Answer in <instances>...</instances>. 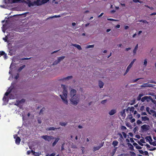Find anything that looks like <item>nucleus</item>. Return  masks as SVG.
<instances>
[{
	"instance_id": "52",
	"label": "nucleus",
	"mask_w": 156,
	"mask_h": 156,
	"mask_svg": "<svg viewBox=\"0 0 156 156\" xmlns=\"http://www.w3.org/2000/svg\"><path fill=\"white\" fill-rule=\"evenodd\" d=\"M128 118L129 119H131L133 118V116L132 114H130L128 115Z\"/></svg>"
},
{
	"instance_id": "57",
	"label": "nucleus",
	"mask_w": 156,
	"mask_h": 156,
	"mask_svg": "<svg viewBox=\"0 0 156 156\" xmlns=\"http://www.w3.org/2000/svg\"><path fill=\"white\" fill-rule=\"evenodd\" d=\"M121 129L122 130H125V129H126V127L125 126H121Z\"/></svg>"
},
{
	"instance_id": "40",
	"label": "nucleus",
	"mask_w": 156,
	"mask_h": 156,
	"mask_svg": "<svg viewBox=\"0 0 156 156\" xmlns=\"http://www.w3.org/2000/svg\"><path fill=\"white\" fill-rule=\"evenodd\" d=\"M55 153H52L50 154V155H49V154H48L46 155V156H55Z\"/></svg>"
},
{
	"instance_id": "63",
	"label": "nucleus",
	"mask_w": 156,
	"mask_h": 156,
	"mask_svg": "<svg viewBox=\"0 0 156 156\" xmlns=\"http://www.w3.org/2000/svg\"><path fill=\"white\" fill-rule=\"evenodd\" d=\"M140 142L142 143H145V142L144 140L143 139H141L140 140Z\"/></svg>"
},
{
	"instance_id": "29",
	"label": "nucleus",
	"mask_w": 156,
	"mask_h": 156,
	"mask_svg": "<svg viewBox=\"0 0 156 156\" xmlns=\"http://www.w3.org/2000/svg\"><path fill=\"white\" fill-rule=\"evenodd\" d=\"M147 98V97H146V96L144 97H143V98H142L141 99V101L143 102H144V101H146V99Z\"/></svg>"
},
{
	"instance_id": "4",
	"label": "nucleus",
	"mask_w": 156,
	"mask_h": 156,
	"mask_svg": "<svg viewBox=\"0 0 156 156\" xmlns=\"http://www.w3.org/2000/svg\"><path fill=\"white\" fill-rule=\"evenodd\" d=\"M141 129L144 131H147L150 128V126L148 125L144 124L141 126Z\"/></svg>"
},
{
	"instance_id": "53",
	"label": "nucleus",
	"mask_w": 156,
	"mask_h": 156,
	"mask_svg": "<svg viewBox=\"0 0 156 156\" xmlns=\"http://www.w3.org/2000/svg\"><path fill=\"white\" fill-rule=\"evenodd\" d=\"M106 101H107V100H105L102 101H101V103L102 104H105V103H106Z\"/></svg>"
},
{
	"instance_id": "38",
	"label": "nucleus",
	"mask_w": 156,
	"mask_h": 156,
	"mask_svg": "<svg viewBox=\"0 0 156 156\" xmlns=\"http://www.w3.org/2000/svg\"><path fill=\"white\" fill-rule=\"evenodd\" d=\"M38 122L39 124H40L41 123V119L40 118H38L37 119Z\"/></svg>"
},
{
	"instance_id": "20",
	"label": "nucleus",
	"mask_w": 156,
	"mask_h": 156,
	"mask_svg": "<svg viewBox=\"0 0 156 156\" xmlns=\"http://www.w3.org/2000/svg\"><path fill=\"white\" fill-rule=\"evenodd\" d=\"M138 45L137 44L135 46L134 49L133 50V53L135 55L136 53V51L138 48Z\"/></svg>"
},
{
	"instance_id": "14",
	"label": "nucleus",
	"mask_w": 156,
	"mask_h": 156,
	"mask_svg": "<svg viewBox=\"0 0 156 156\" xmlns=\"http://www.w3.org/2000/svg\"><path fill=\"white\" fill-rule=\"evenodd\" d=\"M59 140V138H57L55 139V140L54 142L53 143L52 146L53 147H54L56 144L58 142V140Z\"/></svg>"
},
{
	"instance_id": "16",
	"label": "nucleus",
	"mask_w": 156,
	"mask_h": 156,
	"mask_svg": "<svg viewBox=\"0 0 156 156\" xmlns=\"http://www.w3.org/2000/svg\"><path fill=\"white\" fill-rule=\"evenodd\" d=\"M128 146L129 147L130 150L131 151L134 150L133 147L131 144L128 143Z\"/></svg>"
},
{
	"instance_id": "23",
	"label": "nucleus",
	"mask_w": 156,
	"mask_h": 156,
	"mask_svg": "<svg viewBox=\"0 0 156 156\" xmlns=\"http://www.w3.org/2000/svg\"><path fill=\"white\" fill-rule=\"evenodd\" d=\"M118 143H119L116 140H115V141H114L112 142V144L114 147H115L118 145Z\"/></svg>"
},
{
	"instance_id": "36",
	"label": "nucleus",
	"mask_w": 156,
	"mask_h": 156,
	"mask_svg": "<svg viewBox=\"0 0 156 156\" xmlns=\"http://www.w3.org/2000/svg\"><path fill=\"white\" fill-rule=\"evenodd\" d=\"M59 62H60L58 60H56L54 62L53 65H56Z\"/></svg>"
},
{
	"instance_id": "28",
	"label": "nucleus",
	"mask_w": 156,
	"mask_h": 156,
	"mask_svg": "<svg viewBox=\"0 0 156 156\" xmlns=\"http://www.w3.org/2000/svg\"><path fill=\"white\" fill-rule=\"evenodd\" d=\"M25 65H23L22 66L20 67L18 69V71H21L25 67Z\"/></svg>"
},
{
	"instance_id": "13",
	"label": "nucleus",
	"mask_w": 156,
	"mask_h": 156,
	"mask_svg": "<svg viewBox=\"0 0 156 156\" xmlns=\"http://www.w3.org/2000/svg\"><path fill=\"white\" fill-rule=\"evenodd\" d=\"M145 138L146 139V141H149V142H151L153 140L151 136H147Z\"/></svg>"
},
{
	"instance_id": "60",
	"label": "nucleus",
	"mask_w": 156,
	"mask_h": 156,
	"mask_svg": "<svg viewBox=\"0 0 156 156\" xmlns=\"http://www.w3.org/2000/svg\"><path fill=\"white\" fill-rule=\"evenodd\" d=\"M126 126L128 127H129L130 126L129 123V122H127L126 123Z\"/></svg>"
},
{
	"instance_id": "54",
	"label": "nucleus",
	"mask_w": 156,
	"mask_h": 156,
	"mask_svg": "<svg viewBox=\"0 0 156 156\" xmlns=\"http://www.w3.org/2000/svg\"><path fill=\"white\" fill-rule=\"evenodd\" d=\"M25 101V100L24 99H22L20 101H19L20 103H24Z\"/></svg>"
},
{
	"instance_id": "5",
	"label": "nucleus",
	"mask_w": 156,
	"mask_h": 156,
	"mask_svg": "<svg viewBox=\"0 0 156 156\" xmlns=\"http://www.w3.org/2000/svg\"><path fill=\"white\" fill-rule=\"evenodd\" d=\"M26 3L28 4V6L29 7L32 6H34L33 2H32L30 0H27Z\"/></svg>"
},
{
	"instance_id": "42",
	"label": "nucleus",
	"mask_w": 156,
	"mask_h": 156,
	"mask_svg": "<svg viewBox=\"0 0 156 156\" xmlns=\"http://www.w3.org/2000/svg\"><path fill=\"white\" fill-rule=\"evenodd\" d=\"M94 45H89L87 46V48H93L94 47Z\"/></svg>"
},
{
	"instance_id": "44",
	"label": "nucleus",
	"mask_w": 156,
	"mask_h": 156,
	"mask_svg": "<svg viewBox=\"0 0 156 156\" xmlns=\"http://www.w3.org/2000/svg\"><path fill=\"white\" fill-rule=\"evenodd\" d=\"M122 134L124 137L125 138H126V133L125 132H122Z\"/></svg>"
},
{
	"instance_id": "43",
	"label": "nucleus",
	"mask_w": 156,
	"mask_h": 156,
	"mask_svg": "<svg viewBox=\"0 0 156 156\" xmlns=\"http://www.w3.org/2000/svg\"><path fill=\"white\" fill-rule=\"evenodd\" d=\"M134 108L133 107H131L129 109V111L130 112H133L134 111Z\"/></svg>"
},
{
	"instance_id": "15",
	"label": "nucleus",
	"mask_w": 156,
	"mask_h": 156,
	"mask_svg": "<svg viewBox=\"0 0 156 156\" xmlns=\"http://www.w3.org/2000/svg\"><path fill=\"white\" fill-rule=\"evenodd\" d=\"M116 112V111L115 110L112 109L111 110L110 112H109V114L110 115H112L114 114Z\"/></svg>"
},
{
	"instance_id": "47",
	"label": "nucleus",
	"mask_w": 156,
	"mask_h": 156,
	"mask_svg": "<svg viewBox=\"0 0 156 156\" xmlns=\"http://www.w3.org/2000/svg\"><path fill=\"white\" fill-rule=\"evenodd\" d=\"M133 2H139L141 3L142 2L140 1L139 0H133Z\"/></svg>"
},
{
	"instance_id": "32",
	"label": "nucleus",
	"mask_w": 156,
	"mask_h": 156,
	"mask_svg": "<svg viewBox=\"0 0 156 156\" xmlns=\"http://www.w3.org/2000/svg\"><path fill=\"white\" fill-rule=\"evenodd\" d=\"M49 1V0H42V1H41L42 5L46 3L47 2Z\"/></svg>"
},
{
	"instance_id": "55",
	"label": "nucleus",
	"mask_w": 156,
	"mask_h": 156,
	"mask_svg": "<svg viewBox=\"0 0 156 156\" xmlns=\"http://www.w3.org/2000/svg\"><path fill=\"white\" fill-rule=\"evenodd\" d=\"M147 147V148L148 149H149V148H150L151 147V146L148 144H147L146 145H145Z\"/></svg>"
},
{
	"instance_id": "2",
	"label": "nucleus",
	"mask_w": 156,
	"mask_h": 156,
	"mask_svg": "<svg viewBox=\"0 0 156 156\" xmlns=\"http://www.w3.org/2000/svg\"><path fill=\"white\" fill-rule=\"evenodd\" d=\"M61 87L63 89L62 95H60L61 99L62 100L64 103L67 105L68 103V101L67 100V91L66 90V87L64 85L62 84Z\"/></svg>"
},
{
	"instance_id": "51",
	"label": "nucleus",
	"mask_w": 156,
	"mask_h": 156,
	"mask_svg": "<svg viewBox=\"0 0 156 156\" xmlns=\"http://www.w3.org/2000/svg\"><path fill=\"white\" fill-rule=\"evenodd\" d=\"M7 100V98L5 96H4L3 98V100L4 101H5Z\"/></svg>"
},
{
	"instance_id": "59",
	"label": "nucleus",
	"mask_w": 156,
	"mask_h": 156,
	"mask_svg": "<svg viewBox=\"0 0 156 156\" xmlns=\"http://www.w3.org/2000/svg\"><path fill=\"white\" fill-rule=\"evenodd\" d=\"M136 59H134L130 63H131L132 65H133L134 62L136 61Z\"/></svg>"
},
{
	"instance_id": "11",
	"label": "nucleus",
	"mask_w": 156,
	"mask_h": 156,
	"mask_svg": "<svg viewBox=\"0 0 156 156\" xmlns=\"http://www.w3.org/2000/svg\"><path fill=\"white\" fill-rule=\"evenodd\" d=\"M103 146V144H101L100 146L96 147H94L93 148L94 151H95L99 150Z\"/></svg>"
},
{
	"instance_id": "48",
	"label": "nucleus",
	"mask_w": 156,
	"mask_h": 156,
	"mask_svg": "<svg viewBox=\"0 0 156 156\" xmlns=\"http://www.w3.org/2000/svg\"><path fill=\"white\" fill-rule=\"evenodd\" d=\"M136 148L137 149H141L142 148V147L139 145H137V146H136Z\"/></svg>"
},
{
	"instance_id": "9",
	"label": "nucleus",
	"mask_w": 156,
	"mask_h": 156,
	"mask_svg": "<svg viewBox=\"0 0 156 156\" xmlns=\"http://www.w3.org/2000/svg\"><path fill=\"white\" fill-rule=\"evenodd\" d=\"M21 141V139L19 137H17L15 140V143L16 144L19 145Z\"/></svg>"
},
{
	"instance_id": "33",
	"label": "nucleus",
	"mask_w": 156,
	"mask_h": 156,
	"mask_svg": "<svg viewBox=\"0 0 156 156\" xmlns=\"http://www.w3.org/2000/svg\"><path fill=\"white\" fill-rule=\"evenodd\" d=\"M59 124L61 126H65L66 125L67 123L64 122H60Z\"/></svg>"
},
{
	"instance_id": "7",
	"label": "nucleus",
	"mask_w": 156,
	"mask_h": 156,
	"mask_svg": "<svg viewBox=\"0 0 156 156\" xmlns=\"http://www.w3.org/2000/svg\"><path fill=\"white\" fill-rule=\"evenodd\" d=\"M34 6L36 5L37 6L40 5H42L41 2H38L37 1H34L33 2Z\"/></svg>"
},
{
	"instance_id": "41",
	"label": "nucleus",
	"mask_w": 156,
	"mask_h": 156,
	"mask_svg": "<svg viewBox=\"0 0 156 156\" xmlns=\"http://www.w3.org/2000/svg\"><path fill=\"white\" fill-rule=\"evenodd\" d=\"M45 109V108H43L41 109L40 111V114H42V112L44 111V110Z\"/></svg>"
},
{
	"instance_id": "21",
	"label": "nucleus",
	"mask_w": 156,
	"mask_h": 156,
	"mask_svg": "<svg viewBox=\"0 0 156 156\" xmlns=\"http://www.w3.org/2000/svg\"><path fill=\"white\" fill-rule=\"evenodd\" d=\"M59 129V128H56L54 127H50L49 128H48L47 129V130H55L56 129Z\"/></svg>"
},
{
	"instance_id": "34",
	"label": "nucleus",
	"mask_w": 156,
	"mask_h": 156,
	"mask_svg": "<svg viewBox=\"0 0 156 156\" xmlns=\"http://www.w3.org/2000/svg\"><path fill=\"white\" fill-rule=\"evenodd\" d=\"M136 123H137V124L139 125L140 124H141L142 123V122L140 120H138L136 121Z\"/></svg>"
},
{
	"instance_id": "30",
	"label": "nucleus",
	"mask_w": 156,
	"mask_h": 156,
	"mask_svg": "<svg viewBox=\"0 0 156 156\" xmlns=\"http://www.w3.org/2000/svg\"><path fill=\"white\" fill-rule=\"evenodd\" d=\"M22 0H13L12 3H18L22 2Z\"/></svg>"
},
{
	"instance_id": "50",
	"label": "nucleus",
	"mask_w": 156,
	"mask_h": 156,
	"mask_svg": "<svg viewBox=\"0 0 156 156\" xmlns=\"http://www.w3.org/2000/svg\"><path fill=\"white\" fill-rule=\"evenodd\" d=\"M142 79V78H137V79H136V80H133V83H135V82H136L138 80H140V79Z\"/></svg>"
},
{
	"instance_id": "58",
	"label": "nucleus",
	"mask_w": 156,
	"mask_h": 156,
	"mask_svg": "<svg viewBox=\"0 0 156 156\" xmlns=\"http://www.w3.org/2000/svg\"><path fill=\"white\" fill-rule=\"evenodd\" d=\"M144 152L145 155H148V153L147 151H145Z\"/></svg>"
},
{
	"instance_id": "8",
	"label": "nucleus",
	"mask_w": 156,
	"mask_h": 156,
	"mask_svg": "<svg viewBox=\"0 0 156 156\" xmlns=\"http://www.w3.org/2000/svg\"><path fill=\"white\" fill-rule=\"evenodd\" d=\"M133 65L131 64V63H130V64L127 67L126 72L124 74V75H125L129 71L130 69L131 68V67H132Z\"/></svg>"
},
{
	"instance_id": "19",
	"label": "nucleus",
	"mask_w": 156,
	"mask_h": 156,
	"mask_svg": "<svg viewBox=\"0 0 156 156\" xmlns=\"http://www.w3.org/2000/svg\"><path fill=\"white\" fill-rule=\"evenodd\" d=\"M99 86L100 88H102L104 86L103 83L102 81L99 80Z\"/></svg>"
},
{
	"instance_id": "25",
	"label": "nucleus",
	"mask_w": 156,
	"mask_h": 156,
	"mask_svg": "<svg viewBox=\"0 0 156 156\" xmlns=\"http://www.w3.org/2000/svg\"><path fill=\"white\" fill-rule=\"evenodd\" d=\"M11 91V90L9 89H8L6 92L5 93V95L6 96H7L10 93Z\"/></svg>"
},
{
	"instance_id": "45",
	"label": "nucleus",
	"mask_w": 156,
	"mask_h": 156,
	"mask_svg": "<svg viewBox=\"0 0 156 156\" xmlns=\"http://www.w3.org/2000/svg\"><path fill=\"white\" fill-rule=\"evenodd\" d=\"M156 149V148L155 147H153V148H151L149 149H148V150L150 151H153Z\"/></svg>"
},
{
	"instance_id": "46",
	"label": "nucleus",
	"mask_w": 156,
	"mask_h": 156,
	"mask_svg": "<svg viewBox=\"0 0 156 156\" xmlns=\"http://www.w3.org/2000/svg\"><path fill=\"white\" fill-rule=\"evenodd\" d=\"M146 110L147 111L149 114H151V113H150L149 110H150V108L149 107H147L146 108Z\"/></svg>"
},
{
	"instance_id": "31",
	"label": "nucleus",
	"mask_w": 156,
	"mask_h": 156,
	"mask_svg": "<svg viewBox=\"0 0 156 156\" xmlns=\"http://www.w3.org/2000/svg\"><path fill=\"white\" fill-rule=\"evenodd\" d=\"M149 143L151 145H152L154 146H156V141H154L152 142H150Z\"/></svg>"
},
{
	"instance_id": "17",
	"label": "nucleus",
	"mask_w": 156,
	"mask_h": 156,
	"mask_svg": "<svg viewBox=\"0 0 156 156\" xmlns=\"http://www.w3.org/2000/svg\"><path fill=\"white\" fill-rule=\"evenodd\" d=\"M73 45L76 47L79 50H81L82 49V48L78 44H73Z\"/></svg>"
},
{
	"instance_id": "49",
	"label": "nucleus",
	"mask_w": 156,
	"mask_h": 156,
	"mask_svg": "<svg viewBox=\"0 0 156 156\" xmlns=\"http://www.w3.org/2000/svg\"><path fill=\"white\" fill-rule=\"evenodd\" d=\"M121 114L123 116V115H125V110H123L121 112Z\"/></svg>"
},
{
	"instance_id": "22",
	"label": "nucleus",
	"mask_w": 156,
	"mask_h": 156,
	"mask_svg": "<svg viewBox=\"0 0 156 156\" xmlns=\"http://www.w3.org/2000/svg\"><path fill=\"white\" fill-rule=\"evenodd\" d=\"M72 77L73 76H69L63 78V79H61V80H62L63 81L64 80H69V79H72Z\"/></svg>"
},
{
	"instance_id": "37",
	"label": "nucleus",
	"mask_w": 156,
	"mask_h": 156,
	"mask_svg": "<svg viewBox=\"0 0 156 156\" xmlns=\"http://www.w3.org/2000/svg\"><path fill=\"white\" fill-rule=\"evenodd\" d=\"M139 22H143V23H148V22H147V21L145 20H141L139 21Z\"/></svg>"
},
{
	"instance_id": "62",
	"label": "nucleus",
	"mask_w": 156,
	"mask_h": 156,
	"mask_svg": "<svg viewBox=\"0 0 156 156\" xmlns=\"http://www.w3.org/2000/svg\"><path fill=\"white\" fill-rule=\"evenodd\" d=\"M19 77V75L18 74H17V75L16 76L15 78L17 80Z\"/></svg>"
},
{
	"instance_id": "1",
	"label": "nucleus",
	"mask_w": 156,
	"mask_h": 156,
	"mask_svg": "<svg viewBox=\"0 0 156 156\" xmlns=\"http://www.w3.org/2000/svg\"><path fill=\"white\" fill-rule=\"evenodd\" d=\"M76 90L74 89H72L70 92V96L71 97L70 101L72 104L75 105L77 104L79 99V97L76 95Z\"/></svg>"
},
{
	"instance_id": "61",
	"label": "nucleus",
	"mask_w": 156,
	"mask_h": 156,
	"mask_svg": "<svg viewBox=\"0 0 156 156\" xmlns=\"http://www.w3.org/2000/svg\"><path fill=\"white\" fill-rule=\"evenodd\" d=\"M130 121L131 123H133L135 121V119L134 118L132 119Z\"/></svg>"
},
{
	"instance_id": "56",
	"label": "nucleus",
	"mask_w": 156,
	"mask_h": 156,
	"mask_svg": "<svg viewBox=\"0 0 156 156\" xmlns=\"http://www.w3.org/2000/svg\"><path fill=\"white\" fill-rule=\"evenodd\" d=\"M144 109V106H142L140 108V110L142 111Z\"/></svg>"
},
{
	"instance_id": "10",
	"label": "nucleus",
	"mask_w": 156,
	"mask_h": 156,
	"mask_svg": "<svg viewBox=\"0 0 156 156\" xmlns=\"http://www.w3.org/2000/svg\"><path fill=\"white\" fill-rule=\"evenodd\" d=\"M141 120L145 122L146 121H148L149 118L147 116H142L141 117Z\"/></svg>"
},
{
	"instance_id": "26",
	"label": "nucleus",
	"mask_w": 156,
	"mask_h": 156,
	"mask_svg": "<svg viewBox=\"0 0 156 156\" xmlns=\"http://www.w3.org/2000/svg\"><path fill=\"white\" fill-rule=\"evenodd\" d=\"M65 58V56H62L59 57L58 58V60L59 62H60L63 59H64Z\"/></svg>"
},
{
	"instance_id": "27",
	"label": "nucleus",
	"mask_w": 156,
	"mask_h": 156,
	"mask_svg": "<svg viewBox=\"0 0 156 156\" xmlns=\"http://www.w3.org/2000/svg\"><path fill=\"white\" fill-rule=\"evenodd\" d=\"M151 85V84H149L147 83H144L142 86L143 87H151V86H150Z\"/></svg>"
},
{
	"instance_id": "35",
	"label": "nucleus",
	"mask_w": 156,
	"mask_h": 156,
	"mask_svg": "<svg viewBox=\"0 0 156 156\" xmlns=\"http://www.w3.org/2000/svg\"><path fill=\"white\" fill-rule=\"evenodd\" d=\"M147 59H145L144 60V65L145 66H146L147 65Z\"/></svg>"
},
{
	"instance_id": "24",
	"label": "nucleus",
	"mask_w": 156,
	"mask_h": 156,
	"mask_svg": "<svg viewBox=\"0 0 156 156\" xmlns=\"http://www.w3.org/2000/svg\"><path fill=\"white\" fill-rule=\"evenodd\" d=\"M150 112L153 114V115L154 117H156V112L155 111L151 109L150 110Z\"/></svg>"
},
{
	"instance_id": "6",
	"label": "nucleus",
	"mask_w": 156,
	"mask_h": 156,
	"mask_svg": "<svg viewBox=\"0 0 156 156\" xmlns=\"http://www.w3.org/2000/svg\"><path fill=\"white\" fill-rule=\"evenodd\" d=\"M3 55L4 56V57L5 59L7 58V56L6 54L3 51H0V57Z\"/></svg>"
},
{
	"instance_id": "12",
	"label": "nucleus",
	"mask_w": 156,
	"mask_h": 156,
	"mask_svg": "<svg viewBox=\"0 0 156 156\" xmlns=\"http://www.w3.org/2000/svg\"><path fill=\"white\" fill-rule=\"evenodd\" d=\"M144 95V94L143 93L139 94L138 96V97H137V98H136L137 100V101H140V100H141V97H142Z\"/></svg>"
},
{
	"instance_id": "18",
	"label": "nucleus",
	"mask_w": 156,
	"mask_h": 156,
	"mask_svg": "<svg viewBox=\"0 0 156 156\" xmlns=\"http://www.w3.org/2000/svg\"><path fill=\"white\" fill-rule=\"evenodd\" d=\"M147 97V98L146 99V101L147 102H149L151 100H152L153 99L152 97L151 96H146Z\"/></svg>"
},
{
	"instance_id": "64",
	"label": "nucleus",
	"mask_w": 156,
	"mask_h": 156,
	"mask_svg": "<svg viewBox=\"0 0 156 156\" xmlns=\"http://www.w3.org/2000/svg\"><path fill=\"white\" fill-rule=\"evenodd\" d=\"M34 155L35 156H39V154L38 152H36L35 154H34Z\"/></svg>"
},
{
	"instance_id": "39",
	"label": "nucleus",
	"mask_w": 156,
	"mask_h": 156,
	"mask_svg": "<svg viewBox=\"0 0 156 156\" xmlns=\"http://www.w3.org/2000/svg\"><path fill=\"white\" fill-rule=\"evenodd\" d=\"M8 37L7 36H6L5 37H4L3 38V40H4L5 42H8L7 41V39H8Z\"/></svg>"
},
{
	"instance_id": "3",
	"label": "nucleus",
	"mask_w": 156,
	"mask_h": 156,
	"mask_svg": "<svg viewBox=\"0 0 156 156\" xmlns=\"http://www.w3.org/2000/svg\"><path fill=\"white\" fill-rule=\"evenodd\" d=\"M42 138L44 139L45 140L50 142L51 140L54 139V137L51 136H48L47 135L42 136H41Z\"/></svg>"
}]
</instances>
